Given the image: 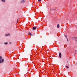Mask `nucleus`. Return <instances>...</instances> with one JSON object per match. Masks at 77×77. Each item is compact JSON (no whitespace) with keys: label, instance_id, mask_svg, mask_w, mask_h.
Returning a JSON list of instances; mask_svg holds the SVG:
<instances>
[{"label":"nucleus","instance_id":"nucleus-6","mask_svg":"<svg viewBox=\"0 0 77 77\" xmlns=\"http://www.w3.org/2000/svg\"><path fill=\"white\" fill-rule=\"evenodd\" d=\"M60 26H59V24H58L57 25V28H59Z\"/></svg>","mask_w":77,"mask_h":77},{"label":"nucleus","instance_id":"nucleus-7","mask_svg":"<svg viewBox=\"0 0 77 77\" xmlns=\"http://www.w3.org/2000/svg\"><path fill=\"white\" fill-rule=\"evenodd\" d=\"M1 1L3 2H6V1L5 0H1Z\"/></svg>","mask_w":77,"mask_h":77},{"label":"nucleus","instance_id":"nucleus-17","mask_svg":"<svg viewBox=\"0 0 77 77\" xmlns=\"http://www.w3.org/2000/svg\"><path fill=\"white\" fill-rule=\"evenodd\" d=\"M67 41L68 42V38H66Z\"/></svg>","mask_w":77,"mask_h":77},{"label":"nucleus","instance_id":"nucleus-11","mask_svg":"<svg viewBox=\"0 0 77 77\" xmlns=\"http://www.w3.org/2000/svg\"><path fill=\"white\" fill-rule=\"evenodd\" d=\"M2 59V56H0V60H1Z\"/></svg>","mask_w":77,"mask_h":77},{"label":"nucleus","instance_id":"nucleus-5","mask_svg":"<svg viewBox=\"0 0 77 77\" xmlns=\"http://www.w3.org/2000/svg\"><path fill=\"white\" fill-rule=\"evenodd\" d=\"M10 35V34H7L5 35V36H9Z\"/></svg>","mask_w":77,"mask_h":77},{"label":"nucleus","instance_id":"nucleus-9","mask_svg":"<svg viewBox=\"0 0 77 77\" xmlns=\"http://www.w3.org/2000/svg\"><path fill=\"white\" fill-rule=\"evenodd\" d=\"M4 44H5V45H8V42H5Z\"/></svg>","mask_w":77,"mask_h":77},{"label":"nucleus","instance_id":"nucleus-8","mask_svg":"<svg viewBox=\"0 0 77 77\" xmlns=\"http://www.w3.org/2000/svg\"><path fill=\"white\" fill-rule=\"evenodd\" d=\"M1 61H2V62H4V59H2V60Z\"/></svg>","mask_w":77,"mask_h":77},{"label":"nucleus","instance_id":"nucleus-3","mask_svg":"<svg viewBox=\"0 0 77 77\" xmlns=\"http://www.w3.org/2000/svg\"><path fill=\"white\" fill-rule=\"evenodd\" d=\"M25 2H26L25 0H21V3H25Z\"/></svg>","mask_w":77,"mask_h":77},{"label":"nucleus","instance_id":"nucleus-16","mask_svg":"<svg viewBox=\"0 0 77 77\" xmlns=\"http://www.w3.org/2000/svg\"><path fill=\"white\" fill-rule=\"evenodd\" d=\"M9 43L10 44H12V43H11V42H10Z\"/></svg>","mask_w":77,"mask_h":77},{"label":"nucleus","instance_id":"nucleus-2","mask_svg":"<svg viewBox=\"0 0 77 77\" xmlns=\"http://www.w3.org/2000/svg\"><path fill=\"white\" fill-rule=\"evenodd\" d=\"M59 56L61 58L62 57V54H61V53H60L59 54Z\"/></svg>","mask_w":77,"mask_h":77},{"label":"nucleus","instance_id":"nucleus-10","mask_svg":"<svg viewBox=\"0 0 77 77\" xmlns=\"http://www.w3.org/2000/svg\"><path fill=\"white\" fill-rule=\"evenodd\" d=\"M29 34L30 35H32V33H31L30 32H29Z\"/></svg>","mask_w":77,"mask_h":77},{"label":"nucleus","instance_id":"nucleus-20","mask_svg":"<svg viewBox=\"0 0 77 77\" xmlns=\"http://www.w3.org/2000/svg\"><path fill=\"white\" fill-rule=\"evenodd\" d=\"M75 54H74V55H75Z\"/></svg>","mask_w":77,"mask_h":77},{"label":"nucleus","instance_id":"nucleus-1","mask_svg":"<svg viewBox=\"0 0 77 77\" xmlns=\"http://www.w3.org/2000/svg\"><path fill=\"white\" fill-rule=\"evenodd\" d=\"M73 39H74V40H75V41H77V37H73Z\"/></svg>","mask_w":77,"mask_h":77},{"label":"nucleus","instance_id":"nucleus-18","mask_svg":"<svg viewBox=\"0 0 77 77\" xmlns=\"http://www.w3.org/2000/svg\"><path fill=\"white\" fill-rule=\"evenodd\" d=\"M19 20V19H17V21H18Z\"/></svg>","mask_w":77,"mask_h":77},{"label":"nucleus","instance_id":"nucleus-19","mask_svg":"<svg viewBox=\"0 0 77 77\" xmlns=\"http://www.w3.org/2000/svg\"><path fill=\"white\" fill-rule=\"evenodd\" d=\"M75 52H76L77 51L75 50Z\"/></svg>","mask_w":77,"mask_h":77},{"label":"nucleus","instance_id":"nucleus-15","mask_svg":"<svg viewBox=\"0 0 77 77\" xmlns=\"http://www.w3.org/2000/svg\"><path fill=\"white\" fill-rule=\"evenodd\" d=\"M65 37L66 38H66V35H65Z\"/></svg>","mask_w":77,"mask_h":77},{"label":"nucleus","instance_id":"nucleus-12","mask_svg":"<svg viewBox=\"0 0 77 77\" xmlns=\"http://www.w3.org/2000/svg\"><path fill=\"white\" fill-rule=\"evenodd\" d=\"M2 63V60H0V63Z\"/></svg>","mask_w":77,"mask_h":77},{"label":"nucleus","instance_id":"nucleus-4","mask_svg":"<svg viewBox=\"0 0 77 77\" xmlns=\"http://www.w3.org/2000/svg\"><path fill=\"white\" fill-rule=\"evenodd\" d=\"M37 29V27H33L32 28V30H36Z\"/></svg>","mask_w":77,"mask_h":77},{"label":"nucleus","instance_id":"nucleus-13","mask_svg":"<svg viewBox=\"0 0 77 77\" xmlns=\"http://www.w3.org/2000/svg\"><path fill=\"white\" fill-rule=\"evenodd\" d=\"M41 1V0H38V2H40Z\"/></svg>","mask_w":77,"mask_h":77},{"label":"nucleus","instance_id":"nucleus-14","mask_svg":"<svg viewBox=\"0 0 77 77\" xmlns=\"http://www.w3.org/2000/svg\"><path fill=\"white\" fill-rule=\"evenodd\" d=\"M66 68H69V67L68 66H66Z\"/></svg>","mask_w":77,"mask_h":77}]
</instances>
